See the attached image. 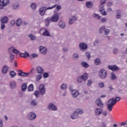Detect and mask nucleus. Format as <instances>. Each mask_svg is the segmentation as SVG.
<instances>
[{"mask_svg":"<svg viewBox=\"0 0 127 127\" xmlns=\"http://www.w3.org/2000/svg\"><path fill=\"white\" fill-rule=\"evenodd\" d=\"M92 16L94 17V18H97V19H101V16L98 14L93 13Z\"/></svg>","mask_w":127,"mask_h":127,"instance_id":"obj_41","label":"nucleus"},{"mask_svg":"<svg viewBox=\"0 0 127 127\" xmlns=\"http://www.w3.org/2000/svg\"><path fill=\"white\" fill-rule=\"evenodd\" d=\"M27 89V84L26 83H23L21 86V90L22 92H25Z\"/></svg>","mask_w":127,"mask_h":127,"instance_id":"obj_23","label":"nucleus"},{"mask_svg":"<svg viewBox=\"0 0 127 127\" xmlns=\"http://www.w3.org/2000/svg\"><path fill=\"white\" fill-rule=\"evenodd\" d=\"M38 57V55L36 54H32L30 56V59H33V58H36V57Z\"/></svg>","mask_w":127,"mask_h":127,"instance_id":"obj_48","label":"nucleus"},{"mask_svg":"<svg viewBox=\"0 0 127 127\" xmlns=\"http://www.w3.org/2000/svg\"><path fill=\"white\" fill-rule=\"evenodd\" d=\"M59 26L63 29L65 28V22H64L63 21H61L60 22H59Z\"/></svg>","mask_w":127,"mask_h":127,"instance_id":"obj_27","label":"nucleus"},{"mask_svg":"<svg viewBox=\"0 0 127 127\" xmlns=\"http://www.w3.org/2000/svg\"><path fill=\"white\" fill-rule=\"evenodd\" d=\"M39 51L41 54H46V53H47V48L45 47L41 46L39 47Z\"/></svg>","mask_w":127,"mask_h":127,"instance_id":"obj_10","label":"nucleus"},{"mask_svg":"<svg viewBox=\"0 0 127 127\" xmlns=\"http://www.w3.org/2000/svg\"><path fill=\"white\" fill-rule=\"evenodd\" d=\"M121 126L125 127V126H127V122H123L121 124Z\"/></svg>","mask_w":127,"mask_h":127,"instance_id":"obj_63","label":"nucleus"},{"mask_svg":"<svg viewBox=\"0 0 127 127\" xmlns=\"http://www.w3.org/2000/svg\"><path fill=\"white\" fill-rule=\"evenodd\" d=\"M94 63L95 65H100L101 63V60L100 59L97 58L94 60Z\"/></svg>","mask_w":127,"mask_h":127,"instance_id":"obj_38","label":"nucleus"},{"mask_svg":"<svg viewBox=\"0 0 127 127\" xmlns=\"http://www.w3.org/2000/svg\"><path fill=\"white\" fill-rule=\"evenodd\" d=\"M8 22V17H7V16H3L0 18L1 23H3V24H4L5 23H7Z\"/></svg>","mask_w":127,"mask_h":127,"instance_id":"obj_16","label":"nucleus"},{"mask_svg":"<svg viewBox=\"0 0 127 127\" xmlns=\"http://www.w3.org/2000/svg\"><path fill=\"white\" fill-rule=\"evenodd\" d=\"M34 68H33L29 72H27V77H28V76H31L32 74H34V71H35Z\"/></svg>","mask_w":127,"mask_h":127,"instance_id":"obj_33","label":"nucleus"},{"mask_svg":"<svg viewBox=\"0 0 127 127\" xmlns=\"http://www.w3.org/2000/svg\"><path fill=\"white\" fill-rule=\"evenodd\" d=\"M5 5L3 3L2 1H0V9H3Z\"/></svg>","mask_w":127,"mask_h":127,"instance_id":"obj_45","label":"nucleus"},{"mask_svg":"<svg viewBox=\"0 0 127 127\" xmlns=\"http://www.w3.org/2000/svg\"><path fill=\"white\" fill-rule=\"evenodd\" d=\"M12 8L13 9H18L19 8V4L17 3H14L12 4Z\"/></svg>","mask_w":127,"mask_h":127,"instance_id":"obj_25","label":"nucleus"},{"mask_svg":"<svg viewBox=\"0 0 127 127\" xmlns=\"http://www.w3.org/2000/svg\"><path fill=\"white\" fill-rule=\"evenodd\" d=\"M108 68L109 70H111L112 71H119V70H120L119 67L116 65H108Z\"/></svg>","mask_w":127,"mask_h":127,"instance_id":"obj_13","label":"nucleus"},{"mask_svg":"<svg viewBox=\"0 0 127 127\" xmlns=\"http://www.w3.org/2000/svg\"><path fill=\"white\" fill-rule=\"evenodd\" d=\"M107 125H108V124L107 123L102 122L101 127H107Z\"/></svg>","mask_w":127,"mask_h":127,"instance_id":"obj_58","label":"nucleus"},{"mask_svg":"<svg viewBox=\"0 0 127 127\" xmlns=\"http://www.w3.org/2000/svg\"><path fill=\"white\" fill-rule=\"evenodd\" d=\"M100 11L102 15H107V12H106L105 9H101Z\"/></svg>","mask_w":127,"mask_h":127,"instance_id":"obj_43","label":"nucleus"},{"mask_svg":"<svg viewBox=\"0 0 127 127\" xmlns=\"http://www.w3.org/2000/svg\"><path fill=\"white\" fill-rule=\"evenodd\" d=\"M60 88L61 89H62V90H64V91H65V90H67V84L63 83L61 85Z\"/></svg>","mask_w":127,"mask_h":127,"instance_id":"obj_30","label":"nucleus"},{"mask_svg":"<svg viewBox=\"0 0 127 127\" xmlns=\"http://www.w3.org/2000/svg\"><path fill=\"white\" fill-rule=\"evenodd\" d=\"M36 114L34 112H30L28 114L27 118L28 120H29V121H34L35 119H36Z\"/></svg>","mask_w":127,"mask_h":127,"instance_id":"obj_4","label":"nucleus"},{"mask_svg":"<svg viewBox=\"0 0 127 127\" xmlns=\"http://www.w3.org/2000/svg\"><path fill=\"white\" fill-rule=\"evenodd\" d=\"M42 78V75L41 74H38L36 76V81H39Z\"/></svg>","mask_w":127,"mask_h":127,"instance_id":"obj_52","label":"nucleus"},{"mask_svg":"<svg viewBox=\"0 0 127 127\" xmlns=\"http://www.w3.org/2000/svg\"><path fill=\"white\" fill-rule=\"evenodd\" d=\"M88 77H89V75L87 73H84L81 75V78L82 80L84 81V82L87 81V79H88Z\"/></svg>","mask_w":127,"mask_h":127,"instance_id":"obj_22","label":"nucleus"},{"mask_svg":"<svg viewBox=\"0 0 127 127\" xmlns=\"http://www.w3.org/2000/svg\"><path fill=\"white\" fill-rule=\"evenodd\" d=\"M39 92L42 96H43L45 94L46 89H45V86L44 84H41L39 87Z\"/></svg>","mask_w":127,"mask_h":127,"instance_id":"obj_8","label":"nucleus"},{"mask_svg":"<svg viewBox=\"0 0 127 127\" xmlns=\"http://www.w3.org/2000/svg\"><path fill=\"white\" fill-rule=\"evenodd\" d=\"M59 20V14H54L51 18L48 17L45 19L46 26H49L50 22H57Z\"/></svg>","mask_w":127,"mask_h":127,"instance_id":"obj_2","label":"nucleus"},{"mask_svg":"<svg viewBox=\"0 0 127 127\" xmlns=\"http://www.w3.org/2000/svg\"><path fill=\"white\" fill-rule=\"evenodd\" d=\"M103 113V109L101 108H96L94 110V114L95 116H100V115H102Z\"/></svg>","mask_w":127,"mask_h":127,"instance_id":"obj_11","label":"nucleus"},{"mask_svg":"<svg viewBox=\"0 0 127 127\" xmlns=\"http://www.w3.org/2000/svg\"><path fill=\"white\" fill-rule=\"evenodd\" d=\"M92 84V80L91 79L88 80L87 82V86H91Z\"/></svg>","mask_w":127,"mask_h":127,"instance_id":"obj_62","label":"nucleus"},{"mask_svg":"<svg viewBox=\"0 0 127 127\" xmlns=\"http://www.w3.org/2000/svg\"><path fill=\"white\" fill-rule=\"evenodd\" d=\"M10 61V62L11 63L13 60H14V55H12V54H10L9 56Z\"/></svg>","mask_w":127,"mask_h":127,"instance_id":"obj_47","label":"nucleus"},{"mask_svg":"<svg viewBox=\"0 0 127 127\" xmlns=\"http://www.w3.org/2000/svg\"><path fill=\"white\" fill-rule=\"evenodd\" d=\"M28 37L31 39V40L34 41L36 39V37L32 34H29L28 35Z\"/></svg>","mask_w":127,"mask_h":127,"instance_id":"obj_35","label":"nucleus"},{"mask_svg":"<svg viewBox=\"0 0 127 127\" xmlns=\"http://www.w3.org/2000/svg\"><path fill=\"white\" fill-rule=\"evenodd\" d=\"M79 95H80V93L78 90L75 89L72 90L71 96L73 98H77Z\"/></svg>","mask_w":127,"mask_h":127,"instance_id":"obj_14","label":"nucleus"},{"mask_svg":"<svg viewBox=\"0 0 127 127\" xmlns=\"http://www.w3.org/2000/svg\"><path fill=\"white\" fill-rule=\"evenodd\" d=\"M98 86L99 88H104V87H105V83H104V82H99L98 84Z\"/></svg>","mask_w":127,"mask_h":127,"instance_id":"obj_50","label":"nucleus"},{"mask_svg":"<svg viewBox=\"0 0 127 127\" xmlns=\"http://www.w3.org/2000/svg\"><path fill=\"white\" fill-rule=\"evenodd\" d=\"M10 50H11V51H12V52L14 54H17V53H20V52H19V51L15 49L13 47H11V48L9 49Z\"/></svg>","mask_w":127,"mask_h":127,"instance_id":"obj_32","label":"nucleus"},{"mask_svg":"<svg viewBox=\"0 0 127 127\" xmlns=\"http://www.w3.org/2000/svg\"><path fill=\"white\" fill-rule=\"evenodd\" d=\"M114 80H117V75L114 72H111V80L114 81Z\"/></svg>","mask_w":127,"mask_h":127,"instance_id":"obj_28","label":"nucleus"},{"mask_svg":"<svg viewBox=\"0 0 127 127\" xmlns=\"http://www.w3.org/2000/svg\"><path fill=\"white\" fill-rule=\"evenodd\" d=\"M72 58L74 60H77V59H79V55L77 53H74L72 55Z\"/></svg>","mask_w":127,"mask_h":127,"instance_id":"obj_40","label":"nucleus"},{"mask_svg":"<svg viewBox=\"0 0 127 127\" xmlns=\"http://www.w3.org/2000/svg\"><path fill=\"white\" fill-rule=\"evenodd\" d=\"M30 105L33 107H35V106H37V101L33 99L31 101Z\"/></svg>","mask_w":127,"mask_h":127,"instance_id":"obj_36","label":"nucleus"},{"mask_svg":"<svg viewBox=\"0 0 127 127\" xmlns=\"http://www.w3.org/2000/svg\"><path fill=\"white\" fill-rule=\"evenodd\" d=\"M36 71L38 74H43L44 73V69L41 66H38L36 68Z\"/></svg>","mask_w":127,"mask_h":127,"instance_id":"obj_15","label":"nucleus"},{"mask_svg":"<svg viewBox=\"0 0 127 127\" xmlns=\"http://www.w3.org/2000/svg\"><path fill=\"white\" fill-rule=\"evenodd\" d=\"M113 52L114 54H115V55H117V54L119 53V50H118V49L117 48H115L114 49Z\"/></svg>","mask_w":127,"mask_h":127,"instance_id":"obj_53","label":"nucleus"},{"mask_svg":"<svg viewBox=\"0 0 127 127\" xmlns=\"http://www.w3.org/2000/svg\"><path fill=\"white\" fill-rule=\"evenodd\" d=\"M101 22H106V21H107V19L104 17L101 19Z\"/></svg>","mask_w":127,"mask_h":127,"instance_id":"obj_64","label":"nucleus"},{"mask_svg":"<svg viewBox=\"0 0 127 127\" xmlns=\"http://www.w3.org/2000/svg\"><path fill=\"white\" fill-rule=\"evenodd\" d=\"M34 89V86H33V84H31L28 87V91L29 92H32Z\"/></svg>","mask_w":127,"mask_h":127,"instance_id":"obj_37","label":"nucleus"},{"mask_svg":"<svg viewBox=\"0 0 127 127\" xmlns=\"http://www.w3.org/2000/svg\"><path fill=\"white\" fill-rule=\"evenodd\" d=\"M96 104L99 108H104V103L100 98H98L96 100Z\"/></svg>","mask_w":127,"mask_h":127,"instance_id":"obj_12","label":"nucleus"},{"mask_svg":"<svg viewBox=\"0 0 127 127\" xmlns=\"http://www.w3.org/2000/svg\"><path fill=\"white\" fill-rule=\"evenodd\" d=\"M77 115H83V113H84V111L82 109L77 108L76 111H75Z\"/></svg>","mask_w":127,"mask_h":127,"instance_id":"obj_24","label":"nucleus"},{"mask_svg":"<svg viewBox=\"0 0 127 127\" xmlns=\"http://www.w3.org/2000/svg\"><path fill=\"white\" fill-rule=\"evenodd\" d=\"M8 66L6 65H4L2 69V73L3 74H6V73H7V72L8 71Z\"/></svg>","mask_w":127,"mask_h":127,"instance_id":"obj_19","label":"nucleus"},{"mask_svg":"<svg viewBox=\"0 0 127 127\" xmlns=\"http://www.w3.org/2000/svg\"><path fill=\"white\" fill-rule=\"evenodd\" d=\"M10 87L11 89H15L16 88V83H15V81H11L10 83Z\"/></svg>","mask_w":127,"mask_h":127,"instance_id":"obj_26","label":"nucleus"},{"mask_svg":"<svg viewBox=\"0 0 127 127\" xmlns=\"http://www.w3.org/2000/svg\"><path fill=\"white\" fill-rule=\"evenodd\" d=\"M42 32H43L42 35H43V36H47V37L50 36V33H49L48 30H47V29H44V28L41 29L39 32L40 34H41Z\"/></svg>","mask_w":127,"mask_h":127,"instance_id":"obj_7","label":"nucleus"},{"mask_svg":"<svg viewBox=\"0 0 127 127\" xmlns=\"http://www.w3.org/2000/svg\"><path fill=\"white\" fill-rule=\"evenodd\" d=\"M79 118V115L77 114V113L74 111V113L71 114V118L72 120H76V119H78Z\"/></svg>","mask_w":127,"mask_h":127,"instance_id":"obj_21","label":"nucleus"},{"mask_svg":"<svg viewBox=\"0 0 127 127\" xmlns=\"http://www.w3.org/2000/svg\"><path fill=\"white\" fill-rule=\"evenodd\" d=\"M105 35H109L110 33V30L109 29H106L105 31Z\"/></svg>","mask_w":127,"mask_h":127,"instance_id":"obj_60","label":"nucleus"},{"mask_svg":"<svg viewBox=\"0 0 127 127\" xmlns=\"http://www.w3.org/2000/svg\"><path fill=\"white\" fill-rule=\"evenodd\" d=\"M82 81H83V79L82 78V76H78L77 78V82L79 84H81V83H82Z\"/></svg>","mask_w":127,"mask_h":127,"instance_id":"obj_42","label":"nucleus"},{"mask_svg":"<svg viewBox=\"0 0 127 127\" xmlns=\"http://www.w3.org/2000/svg\"><path fill=\"white\" fill-rule=\"evenodd\" d=\"M121 100V97H117L115 98L113 97L109 100L107 104V110L109 112H112L114 106L117 104V102Z\"/></svg>","mask_w":127,"mask_h":127,"instance_id":"obj_1","label":"nucleus"},{"mask_svg":"<svg viewBox=\"0 0 127 127\" xmlns=\"http://www.w3.org/2000/svg\"><path fill=\"white\" fill-rule=\"evenodd\" d=\"M77 19V18L76 17V16H72L69 18V21H68V24L69 25H72L75 21H76Z\"/></svg>","mask_w":127,"mask_h":127,"instance_id":"obj_9","label":"nucleus"},{"mask_svg":"<svg viewBox=\"0 0 127 127\" xmlns=\"http://www.w3.org/2000/svg\"><path fill=\"white\" fill-rule=\"evenodd\" d=\"M81 66H82V67H84V68H88L89 67L88 63L85 62H82L81 63Z\"/></svg>","mask_w":127,"mask_h":127,"instance_id":"obj_34","label":"nucleus"},{"mask_svg":"<svg viewBox=\"0 0 127 127\" xmlns=\"http://www.w3.org/2000/svg\"><path fill=\"white\" fill-rule=\"evenodd\" d=\"M2 2L4 4L5 6H6V5L9 3V0H3Z\"/></svg>","mask_w":127,"mask_h":127,"instance_id":"obj_51","label":"nucleus"},{"mask_svg":"<svg viewBox=\"0 0 127 127\" xmlns=\"http://www.w3.org/2000/svg\"><path fill=\"white\" fill-rule=\"evenodd\" d=\"M98 44H99V40L96 39L93 42V45L94 46H97Z\"/></svg>","mask_w":127,"mask_h":127,"instance_id":"obj_55","label":"nucleus"},{"mask_svg":"<svg viewBox=\"0 0 127 127\" xmlns=\"http://www.w3.org/2000/svg\"><path fill=\"white\" fill-rule=\"evenodd\" d=\"M18 73V76H21L22 77H27V72H23L22 70H19Z\"/></svg>","mask_w":127,"mask_h":127,"instance_id":"obj_18","label":"nucleus"},{"mask_svg":"<svg viewBox=\"0 0 127 127\" xmlns=\"http://www.w3.org/2000/svg\"><path fill=\"white\" fill-rule=\"evenodd\" d=\"M43 76L44 78H48L49 76V74H48L47 72H44L43 73Z\"/></svg>","mask_w":127,"mask_h":127,"instance_id":"obj_56","label":"nucleus"},{"mask_svg":"<svg viewBox=\"0 0 127 127\" xmlns=\"http://www.w3.org/2000/svg\"><path fill=\"white\" fill-rule=\"evenodd\" d=\"M31 7L34 10H35L36 9V7H37V6L36 5V3H32L31 4Z\"/></svg>","mask_w":127,"mask_h":127,"instance_id":"obj_44","label":"nucleus"},{"mask_svg":"<svg viewBox=\"0 0 127 127\" xmlns=\"http://www.w3.org/2000/svg\"><path fill=\"white\" fill-rule=\"evenodd\" d=\"M85 55H86V57L87 58V59L88 60H90V58H91V55L90 54V53H89L88 52H87L85 53Z\"/></svg>","mask_w":127,"mask_h":127,"instance_id":"obj_54","label":"nucleus"},{"mask_svg":"<svg viewBox=\"0 0 127 127\" xmlns=\"http://www.w3.org/2000/svg\"><path fill=\"white\" fill-rule=\"evenodd\" d=\"M105 29H106V27H105V26H102L100 29V33H103V32H104V31H105Z\"/></svg>","mask_w":127,"mask_h":127,"instance_id":"obj_49","label":"nucleus"},{"mask_svg":"<svg viewBox=\"0 0 127 127\" xmlns=\"http://www.w3.org/2000/svg\"><path fill=\"white\" fill-rule=\"evenodd\" d=\"M79 47L81 51H86L88 49V45L85 43H81L79 45Z\"/></svg>","mask_w":127,"mask_h":127,"instance_id":"obj_6","label":"nucleus"},{"mask_svg":"<svg viewBox=\"0 0 127 127\" xmlns=\"http://www.w3.org/2000/svg\"><path fill=\"white\" fill-rule=\"evenodd\" d=\"M99 8H100V9H104V4L100 3Z\"/></svg>","mask_w":127,"mask_h":127,"instance_id":"obj_61","label":"nucleus"},{"mask_svg":"<svg viewBox=\"0 0 127 127\" xmlns=\"http://www.w3.org/2000/svg\"><path fill=\"white\" fill-rule=\"evenodd\" d=\"M93 5L94 4L93 3V2L91 1H88L86 2V6L87 8H92Z\"/></svg>","mask_w":127,"mask_h":127,"instance_id":"obj_20","label":"nucleus"},{"mask_svg":"<svg viewBox=\"0 0 127 127\" xmlns=\"http://www.w3.org/2000/svg\"><path fill=\"white\" fill-rule=\"evenodd\" d=\"M16 75V73H15L14 71L12 70L10 72V76L11 78H14V77H15Z\"/></svg>","mask_w":127,"mask_h":127,"instance_id":"obj_39","label":"nucleus"},{"mask_svg":"<svg viewBox=\"0 0 127 127\" xmlns=\"http://www.w3.org/2000/svg\"><path fill=\"white\" fill-rule=\"evenodd\" d=\"M46 7L44 6L42 7L40 9H39V13L40 15H44L46 11Z\"/></svg>","mask_w":127,"mask_h":127,"instance_id":"obj_17","label":"nucleus"},{"mask_svg":"<svg viewBox=\"0 0 127 127\" xmlns=\"http://www.w3.org/2000/svg\"><path fill=\"white\" fill-rule=\"evenodd\" d=\"M57 5L55 4L54 5L51 6V7H49L48 8H46V10H48V9H53V8H55V7H56V6Z\"/></svg>","mask_w":127,"mask_h":127,"instance_id":"obj_57","label":"nucleus"},{"mask_svg":"<svg viewBox=\"0 0 127 127\" xmlns=\"http://www.w3.org/2000/svg\"><path fill=\"white\" fill-rule=\"evenodd\" d=\"M20 56L23 58H27V57H29V54L28 53H21Z\"/></svg>","mask_w":127,"mask_h":127,"instance_id":"obj_31","label":"nucleus"},{"mask_svg":"<svg viewBox=\"0 0 127 127\" xmlns=\"http://www.w3.org/2000/svg\"><path fill=\"white\" fill-rule=\"evenodd\" d=\"M108 75L107 70L104 68L101 69L98 72V76L101 79H106Z\"/></svg>","mask_w":127,"mask_h":127,"instance_id":"obj_3","label":"nucleus"},{"mask_svg":"<svg viewBox=\"0 0 127 127\" xmlns=\"http://www.w3.org/2000/svg\"><path fill=\"white\" fill-rule=\"evenodd\" d=\"M39 94H40V91H35L34 92V96H35V97L36 98H38L39 97Z\"/></svg>","mask_w":127,"mask_h":127,"instance_id":"obj_46","label":"nucleus"},{"mask_svg":"<svg viewBox=\"0 0 127 127\" xmlns=\"http://www.w3.org/2000/svg\"><path fill=\"white\" fill-rule=\"evenodd\" d=\"M48 109L50 111H58V108H57V106L55 105L53 103H50L48 106Z\"/></svg>","mask_w":127,"mask_h":127,"instance_id":"obj_5","label":"nucleus"},{"mask_svg":"<svg viewBox=\"0 0 127 127\" xmlns=\"http://www.w3.org/2000/svg\"><path fill=\"white\" fill-rule=\"evenodd\" d=\"M64 52L65 53L68 52V51H69V49H68V48L67 47H64L63 49Z\"/></svg>","mask_w":127,"mask_h":127,"instance_id":"obj_59","label":"nucleus"},{"mask_svg":"<svg viewBox=\"0 0 127 127\" xmlns=\"http://www.w3.org/2000/svg\"><path fill=\"white\" fill-rule=\"evenodd\" d=\"M22 24V20L20 18H18L16 21V25L17 26L19 27Z\"/></svg>","mask_w":127,"mask_h":127,"instance_id":"obj_29","label":"nucleus"}]
</instances>
